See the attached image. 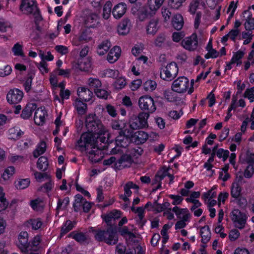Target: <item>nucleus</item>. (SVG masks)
<instances>
[{
    "label": "nucleus",
    "mask_w": 254,
    "mask_h": 254,
    "mask_svg": "<svg viewBox=\"0 0 254 254\" xmlns=\"http://www.w3.org/2000/svg\"><path fill=\"white\" fill-rule=\"evenodd\" d=\"M86 127L88 132L82 134L77 141L76 149L86 151L92 162H98L101 157H98L101 151L96 147L95 135L105 134L106 130L101 122L95 115H89L86 119Z\"/></svg>",
    "instance_id": "1"
},
{
    "label": "nucleus",
    "mask_w": 254,
    "mask_h": 254,
    "mask_svg": "<svg viewBox=\"0 0 254 254\" xmlns=\"http://www.w3.org/2000/svg\"><path fill=\"white\" fill-rule=\"evenodd\" d=\"M95 240L98 242H104L109 245H115L118 242L116 231L112 228L102 229L92 228Z\"/></svg>",
    "instance_id": "2"
},
{
    "label": "nucleus",
    "mask_w": 254,
    "mask_h": 254,
    "mask_svg": "<svg viewBox=\"0 0 254 254\" xmlns=\"http://www.w3.org/2000/svg\"><path fill=\"white\" fill-rule=\"evenodd\" d=\"M20 9L26 14H32L36 24L42 19L36 0H21Z\"/></svg>",
    "instance_id": "3"
},
{
    "label": "nucleus",
    "mask_w": 254,
    "mask_h": 254,
    "mask_svg": "<svg viewBox=\"0 0 254 254\" xmlns=\"http://www.w3.org/2000/svg\"><path fill=\"white\" fill-rule=\"evenodd\" d=\"M179 68L175 62H171L160 69V77L166 81H171L177 75Z\"/></svg>",
    "instance_id": "4"
},
{
    "label": "nucleus",
    "mask_w": 254,
    "mask_h": 254,
    "mask_svg": "<svg viewBox=\"0 0 254 254\" xmlns=\"http://www.w3.org/2000/svg\"><path fill=\"white\" fill-rule=\"evenodd\" d=\"M138 106L143 112L152 114L156 110L153 99L149 95L141 96L138 100Z\"/></svg>",
    "instance_id": "5"
},
{
    "label": "nucleus",
    "mask_w": 254,
    "mask_h": 254,
    "mask_svg": "<svg viewBox=\"0 0 254 254\" xmlns=\"http://www.w3.org/2000/svg\"><path fill=\"white\" fill-rule=\"evenodd\" d=\"M231 219L236 228L242 229L245 226L247 217L244 213L236 209L231 212Z\"/></svg>",
    "instance_id": "6"
},
{
    "label": "nucleus",
    "mask_w": 254,
    "mask_h": 254,
    "mask_svg": "<svg viewBox=\"0 0 254 254\" xmlns=\"http://www.w3.org/2000/svg\"><path fill=\"white\" fill-rule=\"evenodd\" d=\"M189 85V79L185 76H181L173 81L171 88L174 92L183 93L187 91Z\"/></svg>",
    "instance_id": "7"
},
{
    "label": "nucleus",
    "mask_w": 254,
    "mask_h": 254,
    "mask_svg": "<svg viewBox=\"0 0 254 254\" xmlns=\"http://www.w3.org/2000/svg\"><path fill=\"white\" fill-rule=\"evenodd\" d=\"M28 234L26 231H22L18 235V243L17 246L22 253H28Z\"/></svg>",
    "instance_id": "8"
},
{
    "label": "nucleus",
    "mask_w": 254,
    "mask_h": 254,
    "mask_svg": "<svg viewBox=\"0 0 254 254\" xmlns=\"http://www.w3.org/2000/svg\"><path fill=\"white\" fill-rule=\"evenodd\" d=\"M23 93L18 89H13L9 90L6 96V99L10 104H17L22 99Z\"/></svg>",
    "instance_id": "9"
},
{
    "label": "nucleus",
    "mask_w": 254,
    "mask_h": 254,
    "mask_svg": "<svg viewBox=\"0 0 254 254\" xmlns=\"http://www.w3.org/2000/svg\"><path fill=\"white\" fill-rule=\"evenodd\" d=\"M198 41L197 35L193 34L189 37L184 39L182 42V45L186 49L190 51H193L197 47Z\"/></svg>",
    "instance_id": "10"
},
{
    "label": "nucleus",
    "mask_w": 254,
    "mask_h": 254,
    "mask_svg": "<svg viewBox=\"0 0 254 254\" xmlns=\"http://www.w3.org/2000/svg\"><path fill=\"white\" fill-rule=\"evenodd\" d=\"M164 1V0H148L145 7L149 11L151 15L155 14Z\"/></svg>",
    "instance_id": "11"
},
{
    "label": "nucleus",
    "mask_w": 254,
    "mask_h": 254,
    "mask_svg": "<svg viewBox=\"0 0 254 254\" xmlns=\"http://www.w3.org/2000/svg\"><path fill=\"white\" fill-rule=\"evenodd\" d=\"M47 116L44 108H38L35 113L34 120L35 123L39 126L43 125L45 122V117Z\"/></svg>",
    "instance_id": "12"
},
{
    "label": "nucleus",
    "mask_w": 254,
    "mask_h": 254,
    "mask_svg": "<svg viewBox=\"0 0 254 254\" xmlns=\"http://www.w3.org/2000/svg\"><path fill=\"white\" fill-rule=\"evenodd\" d=\"M126 10V4L124 2H120L114 7L112 13L115 18L119 19L125 14Z\"/></svg>",
    "instance_id": "13"
},
{
    "label": "nucleus",
    "mask_w": 254,
    "mask_h": 254,
    "mask_svg": "<svg viewBox=\"0 0 254 254\" xmlns=\"http://www.w3.org/2000/svg\"><path fill=\"white\" fill-rule=\"evenodd\" d=\"M77 94L79 99L85 102L90 101L93 95L92 92L89 89L84 87L78 88Z\"/></svg>",
    "instance_id": "14"
},
{
    "label": "nucleus",
    "mask_w": 254,
    "mask_h": 254,
    "mask_svg": "<svg viewBox=\"0 0 254 254\" xmlns=\"http://www.w3.org/2000/svg\"><path fill=\"white\" fill-rule=\"evenodd\" d=\"M68 237L72 238L81 244L87 243L89 239V236L87 234L77 231L72 232L68 235Z\"/></svg>",
    "instance_id": "15"
},
{
    "label": "nucleus",
    "mask_w": 254,
    "mask_h": 254,
    "mask_svg": "<svg viewBox=\"0 0 254 254\" xmlns=\"http://www.w3.org/2000/svg\"><path fill=\"white\" fill-rule=\"evenodd\" d=\"M132 160L130 155L127 154L123 155L116 163V168L121 169L131 164Z\"/></svg>",
    "instance_id": "16"
},
{
    "label": "nucleus",
    "mask_w": 254,
    "mask_h": 254,
    "mask_svg": "<svg viewBox=\"0 0 254 254\" xmlns=\"http://www.w3.org/2000/svg\"><path fill=\"white\" fill-rule=\"evenodd\" d=\"M99 15L95 13H90L85 19V24L88 27H94L99 23Z\"/></svg>",
    "instance_id": "17"
},
{
    "label": "nucleus",
    "mask_w": 254,
    "mask_h": 254,
    "mask_svg": "<svg viewBox=\"0 0 254 254\" xmlns=\"http://www.w3.org/2000/svg\"><path fill=\"white\" fill-rule=\"evenodd\" d=\"M172 211L175 213L177 217L180 219H184L185 220H189L190 214L187 208H180L178 206L173 208Z\"/></svg>",
    "instance_id": "18"
},
{
    "label": "nucleus",
    "mask_w": 254,
    "mask_h": 254,
    "mask_svg": "<svg viewBox=\"0 0 254 254\" xmlns=\"http://www.w3.org/2000/svg\"><path fill=\"white\" fill-rule=\"evenodd\" d=\"M121 52V49L119 46H114L108 55V61L110 63L116 62L120 56Z\"/></svg>",
    "instance_id": "19"
},
{
    "label": "nucleus",
    "mask_w": 254,
    "mask_h": 254,
    "mask_svg": "<svg viewBox=\"0 0 254 254\" xmlns=\"http://www.w3.org/2000/svg\"><path fill=\"white\" fill-rule=\"evenodd\" d=\"M243 14H248L244 23L245 28L246 31H252L254 30V18L252 17V14L249 10H245Z\"/></svg>",
    "instance_id": "20"
},
{
    "label": "nucleus",
    "mask_w": 254,
    "mask_h": 254,
    "mask_svg": "<svg viewBox=\"0 0 254 254\" xmlns=\"http://www.w3.org/2000/svg\"><path fill=\"white\" fill-rule=\"evenodd\" d=\"M131 22L128 19H124L119 25L118 32L120 35H125L127 34L130 29Z\"/></svg>",
    "instance_id": "21"
},
{
    "label": "nucleus",
    "mask_w": 254,
    "mask_h": 254,
    "mask_svg": "<svg viewBox=\"0 0 254 254\" xmlns=\"http://www.w3.org/2000/svg\"><path fill=\"white\" fill-rule=\"evenodd\" d=\"M184 19L181 14L174 15L172 19V25L173 27L177 30H181L184 25Z\"/></svg>",
    "instance_id": "22"
},
{
    "label": "nucleus",
    "mask_w": 254,
    "mask_h": 254,
    "mask_svg": "<svg viewBox=\"0 0 254 254\" xmlns=\"http://www.w3.org/2000/svg\"><path fill=\"white\" fill-rule=\"evenodd\" d=\"M36 108V104L34 103L28 104L22 110L21 117L24 119H28L31 116L32 112L35 110Z\"/></svg>",
    "instance_id": "23"
},
{
    "label": "nucleus",
    "mask_w": 254,
    "mask_h": 254,
    "mask_svg": "<svg viewBox=\"0 0 254 254\" xmlns=\"http://www.w3.org/2000/svg\"><path fill=\"white\" fill-rule=\"evenodd\" d=\"M158 20L157 19H151L146 27V32L148 34H155L158 29Z\"/></svg>",
    "instance_id": "24"
},
{
    "label": "nucleus",
    "mask_w": 254,
    "mask_h": 254,
    "mask_svg": "<svg viewBox=\"0 0 254 254\" xmlns=\"http://www.w3.org/2000/svg\"><path fill=\"white\" fill-rule=\"evenodd\" d=\"M148 138L147 133L143 131H137L134 133V141L137 144H142L145 142Z\"/></svg>",
    "instance_id": "25"
},
{
    "label": "nucleus",
    "mask_w": 254,
    "mask_h": 254,
    "mask_svg": "<svg viewBox=\"0 0 254 254\" xmlns=\"http://www.w3.org/2000/svg\"><path fill=\"white\" fill-rule=\"evenodd\" d=\"M111 47V44L109 41H104L98 46L97 53L100 56L104 55L107 53Z\"/></svg>",
    "instance_id": "26"
},
{
    "label": "nucleus",
    "mask_w": 254,
    "mask_h": 254,
    "mask_svg": "<svg viewBox=\"0 0 254 254\" xmlns=\"http://www.w3.org/2000/svg\"><path fill=\"white\" fill-rule=\"evenodd\" d=\"M200 235L202 238L201 242L202 243L206 244L210 240L211 238V233L208 226H205L201 228Z\"/></svg>",
    "instance_id": "27"
},
{
    "label": "nucleus",
    "mask_w": 254,
    "mask_h": 254,
    "mask_svg": "<svg viewBox=\"0 0 254 254\" xmlns=\"http://www.w3.org/2000/svg\"><path fill=\"white\" fill-rule=\"evenodd\" d=\"M129 140L130 139L119 132L116 139V143L117 146L125 148L128 146Z\"/></svg>",
    "instance_id": "28"
},
{
    "label": "nucleus",
    "mask_w": 254,
    "mask_h": 254,
    "mask_svg": "<svg viewBox=\"0 0 254 254\" xmlns=\"http://www.w3.org/2000/svg\"><path fill=\"white\" fill-rule=\"evenodd\" d=\"M46 143L44 141H41L37 145V148L33 152V156L35 158H37L39 156L43 154L46 149Z\"/></svg>",
    "instance_id": "29"
},
{
    "label": "nucleus",
    "mask_w": 254,
    "mask_h": 254,
    "mask_svg": "<svg viewBox=\"0 0 254 254\" xmlns=\"http://www.w3.org/2000/svg\"><path fill=\"white\" fill-rule=\"evenodd\" d=\"M74 105L79 114L83 115L86 113L87 104L83 103L81 100L76 99Z\"/></svg>",
    "instance_id": "30"
},
{
    "label": "nucleus",
    "mask_w": 254,
    "mask_h": 254,
    "mask_svg": "<svg viewBox=\"0 0 254 254\" xmlns=\"http://www.w3.org/2000/svg\"><path fill=\"white\" fill-rule=\"evenodd\" d=\"M88 85L91 90H93L94 92L99 88L102 87V83L101 81L95 78H90L88 80Z\"/></svg>",
    "instance_id": "31"
},
{
    "label": "nucleus",
    "mask_w": 254,
    "mask_h": 254,
    "mask_svg": "<svg viewBox=\"0 0 254 254\" xmlns=\"http://www.w3.org/2000/svg\"><path fill=\"white\" fill-rule=\"evenodd\" d=\"M49 166L47 158L45 156L40 157L37 162V167L39 170L42 171H45L47 170Z\"/></svg>",
    "instance_id": "32"
},
{
    "label": "nucleus",
    "mask_w": 254,
    "mask_h": 254,
    "mask_svg": "<svg viewBox=\"0 0 254 254\" xmlns=\"http://www.w3.org/2000/svg\"><path fill=\"white\" fill-rule=\"evenodd\" d=\"M41 238L39 236H35L28 246V252L29 251H37L39 248Z\"/></svg>",
    "instance_id": "33"
},
{
    "label": "nucleus",
    "mask_w": 254,
    "mask_h": 254,
    "mask_svg": "<svg viewBox=\"0 0 254 254\" xmlns=\"http://www.w3.org/2000/svg\"><path fill=\"white\" fill-rule=\"evenodd\" d=\"M241 186L238 183H233L231 187V194L235 198H238L241 195Z\"/></svg>",
    "instance_id": "34"
},
{
    "label": "nucleus",
    "mask_w": 254,
    "mask_h": 254,
    "mask_svg": "<svg viewBox=\"0 0 254 254\" xmlns=\"http://www.w3.org/2000/svg\"><path fill=\"white\" fill-rule=\"evenodd\" d=\"M86 199L81 194H77L75 196V201L73 204L74 210L77 212L80 206L85 202Z\"/></svg>",
    "instance_id": "35"
},
{
    "label": "nucleus",
    "mask_w": 254,
    "mask_h": 254,
    "mask_svg": "<svg viewBox=\"0 0 254 254\" xmlns=\"http://www.w3.org/2000/svg\"><path fill=\"white\" fill-rule=\"evenodd\" d=\"M119 72L118 70L106 69L102 73V76L104 77H110L115 78L119 76Z\"/></svg>",
    "instance_id": "36"
},
{
    "label": "nucleus",
    "mask_w": 254,
    "mask_h": 254,
    "mask_svg": "<svg viewBox=\"0 0 254 254\" xmlns=\"http://www.w3.org/2000/svg\"><path fill=\"white\" fill-rule=\"evenodd\" d=\"M150 114V113L147 112H140L137 116L143 127L148 126L147 120Z\"/></svg>",
    "instance_id": "37"
},
{
    "label": "nucleus",
    "mask_w": 254,
    "mask_h": 254,
    "mask_svg": "<svg viewBox=\"0 0 254 254\" xmlns=\"http://www.w3.org/2000/svg\"><path fill=\"white\" fill-rule=\"evenodd\" d=\"M112 4L111 2L108 1L106 2L103 9V17L105 19H108L111 15Z\"/></svg>",
    "instance_id": "38"
},
{
    "label": "nucleus",
    "mask_w": 254,
    "mask_h": 254,
    "mask_svg": "<svg viewBox=\"0 0 254 254\" xmlns=\"http://www.w3.org/2000/svg\"><path fill=\"white\" fill-rule=\"evenodd\" d=\"M129 127L132 129L144 128L137 116L132 118L129 121Z\"/></svg>",
    "instance_id": "39"
},
{
    "label": "nucleus",
    "mask_w": 254,
    "mask_h": 254,
    "mask_svg": "<svg viewBox=\"0 0 254 254\" xmlns=\"http://www.w3.org/2000/svg\"><path fill=\"white\" fill-rule=\"evenodd\" d=\"M9 132L11 138L14 140L18 139L23 134V132L20 129H18L15 127L10 128L9 130Z\"/></svg>",
    "instance_id": "40"
},
{
    "label": "nucleus",
    "mask_w": 254,
    "mask_h": 254,
    "mask_svg": "<svg viewBox=\"0 0 254 254\" xmlns=\"http://www.w3.org/2000/svg\"><path fill=\"white\" fill-rule=\"evenodd\" d=\"M111 126L113 129L121 131L126 127V124L122 121L115 120L112 122Z\"/></svg>",
    "instance_id": "41"
},
{
    "label": "nucleus",
    "mask_w": 254,
    "mask_h": 254,
    "mask_svg": "<svg viewBox=\"0 0 254 254\" xmlns=\"http://www.w3.org/2000/svg\"><path fill=\"white\" fill-rule=\"evenodd\" d=\"M244 55L245 53L244 52L238 51L234 54L231 59V63H237V64H241L242 62L241 60L244 57Z\"/></svg>",
    "instance_id": "42"
},
{
    "label": "nucleus",
    "mask_w": 254,
    "mask_h": 254,
    "mask_svg": "<svg viewBox=\"0 0 254 254\" xmlns=\"http://www.w3.org/2000/svg\"><path fill=\"white\" fill-rule=\"evenodd\" d=\"M15 173V168L13 166H9L6 168L2 175L4 180H8Z\"/></svg>",
    "instance_id": "43"
},
{
    "label": "nucleus",
    "mask_w": 254,
    "mask_h": 254,
    "mask_svg": "<svg viewBox=\"0 0 254 254\" xmlns=\"http://www.w3.org/2000/svg\"><path fill=\"white\" fill-rule=\"evenodd\" d=\"M30 205L34 210L39 211L43 208V201L41 199L37 198L32 200L30 202Z\"/></svg>",
    "instance_id": "44"
},
{
    "label": "nucleus",
    "mask_w": 254,
    "mask_h": 254,
    "mask_svg": "<svg viewBox=\"0 0 254 254\" xmlns=\"http://www.w3.org/2000/svg\"><path fill=\"white\" fill-rule=\"evenodd\" d=\"M30 182L29 179H20L15 182V187L18 189H24L28 187Z\"/></svg>",
    "instance_id": "45"
},
{
    "label": "nucleus",
    "mask_w": 254,
    "mask_h": 254,
    "mask_svg": "<svg viewBox=\"0 0 254 254\" xmlns=\"http://www.w3.org/2000/svg\"><path fill=\"white\" fill-rule=\"evenodd\" d=\"M69 202V197H66L63 199H59L57 204V210L59 211L61 209H65L68 205Z\"/></svg>",
    "instance_id": "46"
},
{
    "label": "nucleus",
    "mask_w": 254,
    "mask_h": 254,
    "mask_svg": "<svg viewBox=\"0 0 254 254\" xmlns=\"http://www.w3.org/2000/svg\"><path fill=\"white\" fill-rule=\"evenodd\" d=\"M73 228V225L70 220H67L61 229V235H64Z\"/></svg>",
    "instance_id": "47"
},
{
    "label": "nucleus",
    "mask_w": 254,
    "mask_h": 254,
    "mask_svg": "<svg viewBox=\"0 0 254 254\" xmlns=\"http://www.w3.org/2000/svg\"><path fill=\"white\" fill-rule=\"evenodd\" d=\"M144 208L142 207H137L136 209V211H135V213H138V217L139 218L138 222L141 226H142L145 222V221L143 220L144 218Z\"/></svg>",
    "instance_id": "48"
},
{
    "label": "nucleus",
    "mask_w": 254,
    "mask_h": 254,
    "mask_svg": "<svg viewBox=\"0 0 254 254\" xmlns=\"http://www.w3.org/2000/svg\"><path fill=\"white\" fill-rule=\"evenodd\" d=\"M126 79L123 77H120L114 82V86L116 89L120 90L123 89L126 86Z\"/></svg>",
    "instance_id": "49"
},
{
    "label": "nucleus",
    "mask_w": 254,
    "mask_h": 254,
    "mask_svg": "<svg viewBox=\"0 0 254 254\" xmlns=\"http://www.w3.org/2000/svg\"><path fill=\"white\" fill-rule=\"evenodd\" d=\"M145 91H153L156 87V83L154 81L149 80L146 81L143 84Z\"/></svg>",
    "instance_id": "50"
},
{
    "label": "nucleus",
    "mask_w": 254,
    "mask_h": 254,
    "mask_svg": "<svg viewBox=\"0 0 254 254\" xmlns=\"http://www.w3.org/2000/svg\"><path fill=\"white\" fill-rule=\"evenodd\" d=\"M161 13L165 22H167L170 20L172 15V12L170 9L163 6L161 8Z\"/></svg>",
    "instance_id": "51"
},
{
    "label": "nucleus",
    "mask_w": 254,
    "mask_h": 254,
    "mask_svg": "<svg viewBox=\"0 0 254 254\" xmlns=\"http://www.w3.org/2000/svg\"><path fill=\"white\" fill-rule=\"evenodd\" d=\"M33 76L31 74H28L27 77L23 83L25 90L28 92L31 90L32 82Z\"/></svg>",
    "instance_id": "52"
},
{
    "label": "nucleus",
    "mask_w": 254,
    "mask_h": 254,
    "mask_svg": "<svg viewBox=\"0 0 254 254\" xmlns=\"http://www.w3.org/2000/svg\"><path fill=\"white\" fill-rule=\"evenodd\" d=\"M79 68L81 70L88 71L91 67V64L88 60H83L78 64Z\"/></svg>",
    "instance_id": "53"
},
{
    "label": "nucleus",
    "mask_w": 254,
    "mask_h": 254,
    "mask_svg": "<svg viewBox=\"0 0 254 254\" xmlns=\"http://www.w3.org/2000/svg\"><path fill=\"white\" fill-rule=\"evenodd\" d=\"M216 155L219 158H222L224 161L226 160L229 155V151L220 148L216 152Z\"/></svg>",
    "instance_id": "54"
},
{
    "label": "nucleus",
    "mask_w": 254,
    "mask_h": 254,
    "mask_svg": "<svg viewBox=\"0 0 254 254\" xmlns=\"http://www.w3.org/2000/svg\"><path fill=\"white\" fill-rule=\"evenodd\" d=\"M169 170V168L164 166L158 171L156 175L162 180L166 176H168L169 174L168 173Z\"/></svg>",
    "instance_id": "55"
},
{
    "label": "nucleus",
    "mask_w": 254,
    "mask_h": 254,
    "mask_svg": "<svg viewBox=\"0 0 254 254\" xmlns=\"http://www.w3.org/2000/svg\"><path fill=\"white\" fill-rule=\"evenodd\" d=\"M12 71V68L9 65H6L3 68H0V76L5 77L9 75Z\"/></svg>",
    "instance_id": "56"
},
{
    "label": "nucleus",
    "mask_w": 254,
    "mask_h": 254,
    "mask_svg": "<svg viewBox=\"0 0 254 254\" xmlns=\"http://www.w3.org/2000/svg\"><path fill=\"white\" fill-rule=\"evenodd\" d=\"M37 66L42 74L47 73L49 71L47 63L42 61L40 63L37 64Z\"/></svg>",
    "instance_id": "57"
},
{
    "label": "nucleus",
    "mask_w": 254,
    "mask_h": 254,
    "mask_svg": "<svg viewBox=\"0 0 254 254\" xmlns=\"http://www.w3.org/2000/svg\"><path fill=\"white\" fill-rule=\"evenodd\" d=\"M39 55L42 59V61H51L54 59V56L51 54V52H48L47 55H45L44 53L42 51H40Z\"/></svg>",
    "instance_id": "58"
},
{
    "label": "nucleus",
    "mask_w": 254,
    "mask_h": 254,
    "mask_svg": "<svg viewBox=\"0 0 254 254\" xmlns=\"http://www.w3.org/2000/svg\"><path fill=\"white\" fill-rule=\"evenodd\" d=\"M97 96L100 98L107 99L109 95L108 92L101 88H99L94 92Z\"/></svg>",
    "instance_id": "59"
},
{
    "label": "nucleus",
    "mask_w": 254,
    "mask_h": 254,
    "mask_svg": "<svg viewBox=\"0 0 254 254\" xmlns=\"http://www.w3.org/2000/svg\"><path fill=\"white\" fill-rule=\"evenodd\" d=\"M186 1V0H170V5L172 8L178 9Z\"/></svg>",
    "instance_id": "60"
},
{
    "label": "nucleus",
    "mask_w": 254,
    "mask_h": 254,
    "mask_svg": "<svg viewBox=\"0 0 254 254\" xmlns=\"http://www.w3.org/2000/svg\"><path fill=\"white\" fill-rule=\"evenodd\" d=\"M150 14L149 11L146 7L144 10H141L138 12V18L141 21L144 20Z\"/></svg>",
    "instance_id": "61"
},
{
    "label": "nucleus",
    "mask_w": 254,
    "mask_h": 254,
    "mask_svg": "<svg viewBox=\"0 0 254 254\" xmlns=\"http://www.w3.org/2000/svg\"><path fill=\"white\" fill-rule=\"evenodd\" d=\"M30 224L33 229L38 230L41 227L42 222L40 219H34L30 220Z\"/></svg>",
    "instance_id": "62"
},
{
    "label": "nucleus",
    "mask_w": 254,
    "mask_h": 254,
    "mask_svg": "<svg viewBox=\"0 0 254 254\" xmlns=\"http://www.w3.org/2000/svg\"><path fill=\"white\" fill-rule=\"evenodd\" d=\"M54 71L57 75L64 76V77H68L70 73V69H63L60 68L56 69Z\"/></svg>",
    "instance_id": "63"
},
{
    "label": "nucleus",
    "mask_w": 254,
    "mask_h": 254,
    "mask_svg": "<svg viewBox=\"0 0 254 254\" xmlns=\"http://www.w3.org/2000/svg\"><path fill=\"white\" fill-rule=\"evenodd\" d=\"M35 178L36 179V180L38 182H42V179L44 178H46L47 179H50V176L48 175L47 173H42L40 172H38L37 171H35L34 173Z\"/></svg>",
    "instance_id": "64"
}]
</instances>
